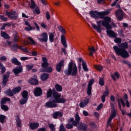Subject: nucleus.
Segmentation results:
<instances>
[{
  "instance_id": "54",
  "label": "nucleus",
  "mask_w": 131,
  "mask_h": 131,
  "mask_svg": "<svg viewBox=\"0 0 131 131\" xmlns=\"http://www.w3.org/2000/svg\"><path fill=\"white\" fill-rule=\"evenodd\" d=\"M0 19L4 22H7V21H8V17H6L4 15H0Z\"/></svg>"
},
{
  "instance_id": "53",
  "label": "nucleus",
  "mask_w": 131,
  "mask_h": 131,
  "mask_svg": "<svg viewBox=\"0 0 131 131\" xmlns=\"http://www.w3.org/2000/svg\"><path fill=\"white\" fill-rule=\"evenodd\" d=\"M118 102H121L123 107H125V102H124V101L122 98L121 99H117Z\"/></svg>"
},
{
  "instance_id": "49",
  "label": "nucleus",
  "mask_w": 131,
  "mask_h": 131,
  "mask_svg": "<svg viewBox=\"0 0 131 131\" xmlns=\"http://www.w3.org/2000/svg\"><path fill=\"white\" fill-rule=\"evenodd\" d=\"M19 39V35L18 34H15L14 35L13 41L14 42H17Z\"/></svg>"
},
{
  "instance_id": "21",
  "label": "nucleus",
  "mask_w": 131,
  "mask_h": 131,
  "mask_svg": "<svg viewBox=\"0 0 131 131\" xmlns=\"http://www.w3.org/2000/svg\"><path fill=\"white\" fill-rule=\"evenodd\" d=\"M40 79L42 81H46L49 79V74L43 73L40 75Z\"/></svg>"
},
{
  "instance_id": "41",
  "label": "nucleus",
  "mask_w": 131,
  "mask_h": 131,
  "mask_svg": "<svg viewBox=\"0 0 131 131\" xmlns=\"http://www.w3.org/2000/svg\"><path fill=\"white\" fill-rule=\"evenodd\" d=\"M94 68L99 71H102L103 70V66L102 65H95L94 66Z\"/></svg>"
},
{
  "instance_id": "43",
  "label": "nucleus",
  "mask_w": 131,
  "mask_h": 131,
  "mask_svg": "<svg viewBox=\"0 0 131 131\" xmlns=\"http://www.w3.org/2000/svg\"><path fill=\"white\" fill-rule=\"evenodd\" d=\"M28 39L29 40L30 45H32L33 46H35V43H36V42H35V41H34L33 38H32L31 37H28Z\"/></svg>"
},
{
  "instance_id": "31",
  "label": "nucleus",
  "mask_w": 131,
  "mask_h": 131,
  "mask_svg": "<svg viewBox=\"0 0 131 131\" xmlns=\"http://www.w3.org/2000/svg\"><path fill=\"white\" fill-rule=\"evenodd\" d=\"M11 48L12 49H16V50H18V49H19V50H27V48H22V47L18 46L17 42H15V43L12 46Z\"/></svg>"
},
{
  "instance_id": "15",
  "label": "nucleus",
  "mask_w": 131,
  "mask_h": 131,
  "mask_svg": "<svg viewBox=\"0 0 131 131\" xmlns=\"http://www.w3.org/2000/svg\"><path fill=\"white\" fill-rule=\"evenodd\" d=\"M111 29H106V34L108 36L112 38H115V37H117V34Z\"/></svg>"
},
{
  "instance_id": "59",
  "label": "nucleus",
  "mask_w": 131,
  "mask_h": 131,
  "mask_svg": "<svg viewBox=\"0 0 131 131\" xmlns=\"http://www.w3.org/2000/svg\"><path fill=\"white\" fill-rule=\"evenodd\" d=\"M97 51V50H90L89 51L90 56H93L94 55V53Z\"/></svg>"
},
{
  "instance_id": "33",
  "label": "nucleus",
  "mask_w": 131,
  "mask_h": 131,
  "mask_svg": "<svg viewBox=\"0 0 131 131\" xmlns=\"http://www.w3.org/2000/svg\"><path fill=\"white\" fill-rule=\"evenodd\" d=\"M55 88L57 92H62L63 91V88L59 84H55Z\"/></svg>"
},
{
  "instance_id": "8",
  "label": "nucleus",
  "mask_w": 131,
  "mask_h": 131,
  "mask_svg": "<svg viewBox=\"0 0 131 131\" xmlns=\"http://www.w3.org/2000/svg\"><path fill=\"white\" fill-rule=\"evenodd\" d=\"M60 32H61L62 35L60 37V40L62 45L64 48H67V43L66 42V39L65 38V36L64 34H66V30L64 29L62 27L60 28Z\"/></svg>"
},
{
  "instance_id": "32",
  "label": "nucleus",
  "mask_w": 131,
  "mask_h": 131,
  "mask_svg": "<svg viewBox=\"0 0 131 131\" xmlns=\"http://www.w3.org/2000/svg\"><path fill=\"white\" fill-rule=\"evenodd\" d=\"M1 36L5 38V39H9L10 36L6 32H1Z\"/></svg>"
},
{
  "instance_id": "34",
  "label": "nucleus",
  "mask_w": 131,
  "mask_h": 131,
  "mask_svg": "<svg viewBox=\"0 0 131 131\" xmlns=\"http://www.w3.org/2000/svg\"><path fill=\"white\" fill-rule=\"evenodd\" d=\"M13 93L14 95H16L17 93H19L21 92V90H22V88L20 86H18V87L13 88Z\"/></svg>"
},
{
  "instance_id": "23",
  "label": "nucleus",
  "mask_w": 131,
  "mask_h": 131,
  "mask_svg": "<svg viewBox=\"0 0 131 131\" xmlns=\"http://www.w3.org/2000/svg\"><path fill=\"white\" fill-rule=\"evenodd\" d=\"M16 124L18 127H21V119H20V116L19 115H16L15 116Z\"/></svg>"
},
{
  "instance_id": "2",
  "label": "nucleus",
  "mask_w": 131,
  "mask_h": 131,
  "mask_svg": "<svg viewBox=\"0 0 131 131\" xmlns=\"http://www.w3.org/2000/svg\"><path fill=\"white\" fill-rule=\"evenodd\" d=\"M52 95H53L54 99L52 100L53 103H61V104H64V103L66 102V100L63 98H61V95L56 91L55 88H53V90H52V89H49L47 92V98H48V99L51 98Z\"/></svg>"
},
{
  "instance_id": "16",
  "label": "nucleus",
  "mask_w": 131,
  "mask_h": 131,
  "mask_svg": "<svg viewBox=\"0 0 131 131\" xmlns=\"http://www.w3.org/2000/svg\"><path fill=\"white\" fill-rule=\"evenodd\" d=\"M33 93L35 97H40L42 95V89L40 87H36Z\"/></svg>"
},
{
  "instance_id": "56",
  "label": "nucleus",
  "mask_w": 131,
  "mask_h": 131,
  "mask_svg": "<svg viewBox=\"0 0 131 131\" xmlns=\"http://www.w3.org/2000/svg\"><path fill=\"white\" fill-rule=\"evenodd\" d=\"M25 30L27 31H31L33 29V28L31 26H29V27H26L25 28Z\"/></svg>"
},
{
  "instance_id": "61",
  "label": "nucleus",
  "mask_w": 131,
  "mask_h": 131,
  "mask_svg": "<svg viewBox=\"0 0 131 131\" xmlns=\"http://www.w3.org/2000/svg\"><path fill=\"white\" fill-rule=\"evenodd\" d=\"M35 13H36L37 15H39V14H40V10H39V8H35Z\"/></svg>"
},
{
  "instance_id": "58",
  "label": "nucleus",
  "mask_w": 131,
  "mask_h": 131,
  "mask_svg": "<svg viewBox=\"0 0 131 131\" xmlns=\"http://www.w3.org/2000/svg\"><path fill=\"white\" fill-rule=\"evenodd\" d=\"M113 119V118L110 116V118H108L107 120V125H111V121H112V120Z\"/></svg>"
},
{
  "instance_id": "45",
  "label": "nucleus",
  "mask_w": 131,
  "mask_h": 131,
  "mask_svg": "<svg viewBox=\"0 0 131 131\" xmlns=\"http://www.w3.org/2000/svg\"><path fill=\"white\" fill-rule=\"evenodd\" d=\"M99 84L101 86L105 85V82L104 81V79L102 78H99Z\"/></svg>"
},
{
  "instance_id": "12",
  "label": "nucleus",
  "mask_w": 131,
  "mask_h": 131,
  "mask_svg": "<svg viewBox=\"0 0 131 131\" xmlns=\"http://www.w3.org/2000/svg\"><path fill=\"white\" fill-rule=\"evenodd\" d=\"M58 104H62V103H59V102H53L52 101H49L47 102L45 104L46 107L47 108H56L58 107Z\"/></svg>"
},
{
  "instance_id": "27",
  "label": "nucleus",
  "mask_w": 131,
  "mask_h": 131,
  "mask_svg": "<svg viewBox=\"0 0 131 131\" xmlns=\"http://www.w3.org/2000/svg\"><path fill=\"white\" fill-rule=\"evenodd\" d=\"M10 101H11V99L8 97H4L2 99L0 104L1 105H5L6 103H7V102H10Z\"/></svg>"
},
{
  "instance_id": "57",
  "label": "nucleus",
  "mask_w": 131,
  "mask_h": 131,
  "mask_svg": "<svg viewBox=\"0 0 131 131\" xmlns=\"http://www.w3.org/2000/svg\"><path fill=\"white\" fill-rule=\"evenodd\" d=\"M103 107V103H100L97 108H96V110L97 111H99V110H101V109H102V108Z\"/></svg>"
},
{
  "instance_id": "42",
  "label": "nucleus",
  "mask_w": 131,
  "mask_h": 131,
  "mask_svg": "<svg viewBox=\"0 0 131 131\" xmlns=\"http://www.w3.org/2000/svg\"><path fill=\"white\" fill-rule=\"evenodd\" d=\"M75 121V120H74V118H71L70 119H68V122H69V123H72V124H73V125H74V126H77L76 125L74 124V122Z\"/></svg>"
},
{
  "instance_id": "44",
  "label": "nucleus",
  "mask_w": 131,
  "mask_h": 131,
  "mask_svg": "<svg viewBox=\"0 0 131 131\" xmlns=\"http://www.w3.org/2000/svg\"><path fill=\"white\" fill-rule=\"evenodd\" d=\"M73 124H71L70 123H68V124H66V127L67 128V129H71V128H73Z\"/></svg>"
},
{
  "instance_id": "30",
  "label": "nucleus",
  "mask_w": 131,
  "mask_h": 131,
  "mask_svg": "<svg viewBox=\"0 0 131 131\" xmlns=\"http://www.w3.org/2000/svg\"><path fill=\"white\" fill-rule=\"evenodd\" d=\"M11 62L15 64V65H16L17 66H21V62L18 60V59L16 58H13L11 59Z\"/></svg>"
},
{
  "instance_id": "39",
  "label": "nucleus",
  "mask_w": 131,
  "mask_h": 131,
  "mask_svg": "<svg viewBox=\"0 0 131 131\" xmlns=\"http://www.w3.org/2000/svg\"><path fill=\"white\" fill-rule=\"evenodd\" d=\"M0 70L1 74H4V73L6 72V68L5 67V66L3 64V63L1 64V66H0Z\"/></svg>"
},
{
  "instance_id": "47",
  "label": "nucleus",
  "mask_w": 131,
  "mask_h": 131,
  "mask_svg": "<svg viewBox=\"0 0 131 131\" xmlns=\"http://www.w3.org/2000/svg\"><path fill=\"white\" fill-rule=\"evenodd\" d=\"M33 67H34V65L33 64H27L26 66L27 70H28V71H30V70H32V68H33Z\"/></svg>"
},
{
  "instance_id": "28",
  "label": "nucleus",
  "mask_w": 131,
  "mask_h": 131,
  "mask_svg": "<svg viewBox=\"0 0 131 131\" xmlns=\"http://www.w3.org/2000/svg\"><path fill=\"white\" fill-rule=\"evenodd\" d=\"M120 48H121L120 50H125L128 48V43L127 42H124L120 45Z\"/></svg>"
},
{
  "instance_id": "17",
  "label": "nucleus",
  "mask_w": 131,
  "mask_h": 131,
  "mask_svg": "<svg viewBox=\"0 0 131 131\" xmlns=\"http://www.w3.org/2000/svg\"><path fill=\"white\" fill-rule=\"evenodd\" d=\"M88 125L85 123H81L77 126L78 130L86 131L88 130Z\"/></svg>"
},
{
  "instance_id": "11",
  "label": "nucleus",
  "mask_w": 131,
  "mask_h": 131,
  "mask_svg": "<svg viewBox=\"0 0 131 131\" xmlns=\"http://www.w3.org/2000/svg\"><path fill=\"white\" fill-rule=\"evenodd\" d=\"M115 15L117 19L119 20V21H121V20L123 19L124 12H123V11L121 9H119L116 11Z\"/></svg>"
},
{
  "instance_id": "35",
  "label": "nucleus",
  "mask_w": 131,
  "mask_h": 131,
  "mask_svg": "<svg viewBox=\"0 0 131 131\" xmlns=\"http://www.w3.org/2000/svg\"><path fill=\"white\" fill-rule=\"evenodd\" d=\"M7 117L4 115H0V122L1 123H4L5 121H6V119Z\"/></svg>"
},
{
  "instance_id": "50",
  "label": "nucleus",
  "mask_w": 131,
  "mask_h": 131,
  "mask_svg": "<svg viewBox=\"0 0 131 131\" xmlns=\"http://www.w3.org/2000/svg\"><path fill=\"white\" fill-rule=\"evenodd\" d=\"M35 7H36V5L35 4V2H34V1L31 0V6H30L31 9H35Z\"/></svg>"
},
{
  "instance_id": "26",
  "label": "nucleus",
  "mask_w": 131,
  "mask_h": 131,
  "mask_svg": "<svg viewBox=\"0 0 131 131\" xmlns=\"http://www.w3.org/2000/svg\"><path fill=\"white\" fill-rule=\"evenodd\" d=\"M5 94H6L7 96H9V97H13L14 95H15L13 90L12 89V90L11 89H8Z\"/></svg>"
},
{
  "instance_id": "40",
  "label": "nucleus",
  "mask_w": 131,
  "mask_h": 131,
  "mask_svg": "<svg viewBox=\"0 0 131 131\" xmlns=\"http://www.w3.org/2000/svg\"><path fill=\"white\" fill-rule=\"evenodd\" d=\"M116 114H117V112L116 111V110H112L111 117L115 118V117H116Z\"/></svg>"
},
{
  "instance_id": "63",
  "label": "nucleus",
  "mask_w": 131,
  "mask_h": 131,
  "mask_svg": "<svg viewBox=\"0 0 131 131\" xmlns=\"http://www.w3.org/2000/svg\"><path fill=\"white\" fill-rule=\"evenodd\" d=\"M47 130V128H46V127H41V128H39L37 131H46Z\"/></svg>"
},
{
  "instance_id": "55",
  "label": "nucleus",
  "mask_w": 131,
  "mask_h": 131,
  "mask_svg": "<svg viewBox=\"0 0 131 131\" xmlns=\"http://www.w3.org/2000/svg\"><path fill=\"white\" fill-rule=\"evenodd\" d=\"M59 131H66V129L63 124H60Z\"/></svg>"
},
{
  "instance_id": "13",
  "label": "nucleus",
  "mask_w": 131,
  "mask_h": 131,
  "mask_svg": "<svg viewBox=\"0 0 131 131\" xmlns=\"http://www.w3.org/2000/svg\"><path fill=\"white\" fill-rule=\"evenodd\" d=\"M12 72H13L15 76H19V74H20L21 72H23V68L21 66H17L12 70Z\"/></svg>"
},
{
  "instance_id": "4",
  "label": "nucleus",
  "mask_w": 131,
  "mask_h": 131,
  "mask_svg": "<svg viewBox=\"0 0 131 131\" xmlns=\"http://www.w3.org/2000/svg\"><path fill=\"white\" fill-rule=\"evenodd\" d=\"M43 62L41 64V68L40 69V72H47V73H51L53 71V68L49 66V62H48V58L46 57L42 58Z\"/></svg>"
},
{
  "instance_id": "3",
  "label": "nucleus",
  "mask_w": 131,
  "mask_h": 131,
  "mask_svg": "<svg viewBox=\"0 0 131 131\" xmlns=\"http://www.w3.org/2000/svg\"><path fill=\"white\" fill-rule=\"evenodd\" d=\"M64 73L67 76H75L77 75V67L76 63L73 62V60L71 61L68 64V69L64 70Z\"/></svg>"
},
{
  "instance_id": "7",
  "label": "nucleus",
  "mask_w": 131,
  "mask_h": 131,
  "mask_svg": "<svg viewBox=\"0 0 131 131\" xmlns=\"http://www.w3.org/2000/svg\"><path fill=\"white\" fill-rule=\"evenodd\" d=\"M21 97H23V99H21L19 101V103L20 105H24L25 104H26L27 103V101H28V92L26 90H24L21 93Z\"/></svg>"
},
{
  "instance_id": "38",
  "label": "nucleus",
  "mask_w": 131,
  "mask_h": 131,
  "mask_svg": "<svg viewBox=\"0 0 131 131\" xmlns=\"http://www.w3.org/2000/svg\"><path fill=\"white\" fill-rule=\"evenodd\" d=\"M82 66L83 67V69L84 71H85L86 72L89 71V69H88V66L86 65V63L84 61H82Z\"/></svg>"
},
{
  "instance_id": "14",
  "label": "nucleus",
  "mask_w": 131,
  "mask_h": 131,
  "mask_svg": "<svg viewBox=\"0 0 131 131\" xmlns=\"http://www.w3.org/2000/svg\"><path fill=\"white\" fill-rule=\"evenodd\" d=\"M64 63H65V60H61L59 62L56 64V70H57V72H61L62 67H64V66H65Z\"/></svg>"
},
{
  "instance_id": "37",
  "label": "nucleus",
  "mask_w": 131,
  "mask_h": 131,
  "mask_svg": "<svg viewBox=\"0 0 131 131\" xmlns=\"http://www.w3.org/2000/svg\"><path fill=\"white\" fill-rule=\"evenodd\" d=\"M89 126H90L91 128H92V129L97 128V125L96 123H95V122H90L89 123Z\"/></svg>"
},
{
  "instance_id": "5",
  "label": "nucleus",
  "mask_w": 131,
  "mask_h": 131,
  "mask_svg": "<svg viewBox=\"0 0 131 131\" xmlns=\"http://www.w3.org/2000/svg\"><path fill=\"white\" fill-rule=\"evenodd\" d=\"M115 52L118 56H121L123 59L129 57V54L125 50H115Z\"/></svg>"
},
{
  "instance_id": "25",
  "label": "nucleus",
  "mask_w": 131,
  "mask_h": 131,
  "mask_svg": "<svg viewBox=\"0 0 131 131\" xmlns=\"http://www.w3.org/2000/svg\"><path fill=\"white\" fill-rule=\"evenodd\" d=\"M58 116H59V117H62V116H63V114H62V112H56L54 113L53 118L54 119H57L58 118Z\"/></svg>"
},
{
  "instance_id": "48",
  "label": "nucleus",
  "mask_w": 131,
  "mask_h": 131,
  "mask_svg": "<svg viewBox=\"0 0 131 131\" xmlns=\"http://www.w3.org/2000/svg\"><path fill=\"white\" fill-rule=\"evenodd\" d=\"M49 40L50 42H53L54 41V33H51L49 34Z\"/></svg>"
},
{
  "instance_id": "19",
  "label": "nucleus",
  "mask_w": 131,
  "mask_h": 131,
  "mask_svg": "<svg viewBox=\"0 0 131 131\" xmlns=\"http://www.w3.org/2000/svg\"><path fill=\"white\" fill-rule=\"evenodd\" d=\"M41 38H39L40 41H43L47 42L48 41V34L46 32L43 33L41 34Z\"/></svg>"
},
{
  "instance_id": "24",
  "label": "nucleus",
  "mask_w": 131,
  "mask_h": 131,
  "mask_svg": "<svg viewBox=\"0 0 131 131\" xmlns=\"http://www.w3.org/2000/svg\"><path fill=\"white\" fill-rule=\"evenodd\" d=\"M75 119V120L74 121V124L76 125L77 126V125L79 124V122L80 121V117H79V115H78V114H76Z\"/></svg>"
},
{
  "instance_id": "9",
  "label": "nucleus",
  "mask_w": 131,
  "mask_h": 131,
  "mask_svg": "<svg viewBox=\"0 0 131 131\" xmlns=\"http://www.w3.org/2000/svg\"><path fill=\"white\" fill-rule=\"evenodd\" d=\"M6 15H7L8 17L10 19V20H17L18 19V14H17V12L15 11L9 12L7 10L6 11Z\"/></svg>"
},
{
  "instance_id": "29",
  "label": "nucleus",
  "mask_w": 131,
  "mask_h": 131,
  "mask_svg": "<svg viewBox=\"0 0 131 131\" xmlns=\"http://www.w3.org/2000/svg\"><path fill=\"white\" fill-rule=\"evenodd\" d=\"M117 77V78L119 79V77H120V76L119 75V74L118 73V72H115L114 73V75L113 74H112L111 75V77H112V79L114 80V81H116V78L115 77Z\"/></svg>"
},
{
  "instance_id": "60",
  "label": "nucleus",
  "mask_w": 131,
  "mask_h": 131,
  "mask_svg": "<svg viewBox=\"0 0 131 131\" xmlns=\"http://www.w3.org/2000/svg\"><path fill=\"white\" fill-rule=\"evenodd\" d=\"M6 26H9L8 23L4 24L3 26L1 28V30H4L6 28Z\"/></svg>"
},
{
  "instance_id": "18",
  "label": "nucleus",
  "mask_w": 131,
  "mask_h": 131,
  "mask_svg": "<svg viewBox=\"0 0 131 131\" xmlns=\"http://www.w3.org/2000/svg\"><path fill=\"white\" fill-rule=\"evenodd\" d=\"M90 103V99L88 98H85L82 101H81L79 103V106L81 108H84L88 104Z\"/></svg>"
},
{
  "instance_id": "22",
  "label": "nucleus",
  "mask_w": 131,
  "mask_h": 131,
  "mask_svg": "<svg viewBox=\"0 0 131 131\" xmlns=\"http://www.w3.org/2000/svg\"><path fill=\"white\" fill-rule=\"evenodd\" d=\"M29 126L31 129H36L39 126V124L38 123L32 122L30 123Z\"/></svg>"
},
{
  "instance_id": "10",
  "label": "nucleus",
  "mask_w": 131,
  "mask_h": 131,
  "mask_svg": "<svg viewBox=\"0 0 131 131\" xmlns=\"http://www.w3.org/2000/svg\"><path fill=\"white\" fill-rule=\"evenodd\" d=\"M94 82H95V80L94 79L90 80L88 83V85L87 86V95L88 96H91L92 95V90H93V84H94Z\"/></svg>"
},
{
  "instance_id": "36",
  "label": "nucleus",
  "mask_w": 131,
  "mask_h": 131,
  "mask_svg": "<svg viewBox=\"0 0 131 131\" xmlns=\"http://www.w3.org/2000/svg\"><path fill=\"white\" fill-rule=\"evenodd\" d=\"M1 108L2 110H3L5 112L9 111V106L5 104H1Z\"/></svg>"
},
{
  "instance_id": "52",
  "label": "nucleus",
  "mask_w": 131,
  "mask_h": 131,
  "mask_svg": "<svg viewBox=\"0 0 131 131\" xmlns=\"http://www.w3.org/2000/svg\"><path fill=\"white\" fill-rule=\"evenodd\" d=\"M114 42H116V43H121V38L116 37L115 38Z\"/></svg>"
},
{
  "instance_id": "64",
  "label": "nucleus",
  "mask_w": 131,
  "mask_h": 131,
  "mask_svg": "<svg viewBox=\"0 0 131 131\" xmlns=\"http://www.w3.org/2000/svg\"><path fill=\"white\" fill-rule=\"evenodd\" d=\"M110 100L112 102L115 101V97L114 95H111L110 97Z\"/></svg>"
},
{
  "instance_id": "51",
  "label": "nucleus",
  "mask_w": 131,
  "mask_h": 131,
  "mask_svg": "<svg viewBox=\"0 0 131 131\" xmlns=\"http://www.w3.org/2000/svg\"><path fill=\"white\" fill-rule=\"evenodd\" d=\"M108 95H109V89H108V88H105V91L103 92L102 96L107 97Z\"/></svg>"
},
{
  "instance_id": "62",
  "label": "nucleus",
  "mask_w": 131,
  "mask_h": 131,
  "mask_svg": "<svg viewBox=\"0 0 131 131\" xmlns=\"http://www.w3.org/2000/svg\"><path fill=\"white\" fill-rule=\"evenodd\" d=\"M46 18L47 20H50V19H51V15H50L49 11H47L46 12Z\"/></svg>"
},
{
  "instance_id": "6",
  "label": "nucleus",
  "mask_w": 131,
  "mask_h": 131,
  "mask_svg": "<svg viewBox=\"0 0 131 131\" xmlns=\"http://www.w3.org/2000/svg\"><path fill=\"white\" fill-rule=\"evenodd\" d=\"M10 74L11 72H10V71H8L6 74L3 75L2 81L1 82L2 86L3 88H5L6 85H7L8 81H9V78L10 77Z\"/></svg>"
},
{
  "instance_id": "46",
  "label": "nucleus",
  "mask_w": 131,
  "mask_h": 131,
  "mask_svg": "<svg viewBox=\"0 0 131 131\" xmlns=\"http://www.w3.org/2000/svg\"><path fill=\"white\" fill-rule=\"evenodd\" d=\"M49 128H50L51 131H56V128L55 127V125L54 124L51 123L49 124Z\"/></svg>"
},
{
  "instance_id": "20",
  "label": "nucleus",
  "mask_w": 131,
  "mask_h": 131,
  "mask_svg": "<svg viewBox=\"0 0 131 131\" xmlns=\"http://www.w3.org/2000/svg\"><path fill=\"white\" fill-rule=\"evenodd\" d=\"M28 82L32 85H37L38 84V80L34 78H31L28 80Z\"/></svg>"
},
{
  "instance_id": "1",
  "label": "nucleus",
  "mask_w": 131,
  "mask_h": 131,
  "mask_svg": "<svg viewBox=\"0 0 131 131\" xmlns=\"http://www.w3.org/2000/svg\"><path fill=\"white\" fill-rule=\"evenodd\" d=\"M108 11H101L99 12L97 11H90V15L92 18H94L95 20H98V18L103 19L104 20H99L97 21V26L94 25V24H92V27L96 30L98 33H101L102 32V25L105 27L106 29H112V26L110 25L111 23V18L110 17H105L106 15H108Z\"/></svg>"
}]
</instances>
